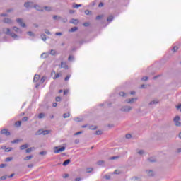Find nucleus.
I'll return each mask as SVG.
<instances>
[{"label":"nucleus","instance_id":"58","mask_svg":"<svg viewBox=\"0 0 181 181\" xmlns=\"http://www.w3.org/2000/svg\"><path fill=\"white\" fill-rule=\"evenodd\" d=\"M52 132V130H46V135H49Z\"/></svg>","mask_w":181,"mask_h":181},{"label":"nucleus","instance_id":"19","mask_svg":"<svg viewBox=\"0 0 181 181\" xmlns=\"http://www.w3.org/2000/svg\"><path fill=\"white\" fill-rule=\"evenodd\" d=\"M40 78V76L35 75L34 78H33V82L37 83V81H39Z\"/></svg>","mask_w":181,"mask_h":181},{"label":"nucleus","instance_id":"29","mask_svg":"<svg viewBox=\"0 0 181 181\" xmlns=\"http://www.w3.org/2000/svg\"><path fill=\"white\" fill-rule=\"evenodd\" d=\"M112 19H114V16H110L107 18V22H112Z\"/></svg>","mask_w":181,"mask_h":181},{"label":"nucleus","instance_id":"30","mask_svg":"<svg viewBox=\"0 0 181 181\" xmlns=\"http://www.w3.org/2000/svg\"><path fill=\"white\" fill-rule=\"evenodd\" d=\"M21 124H22V122H21V121H17V122L15 123V125H16V127H21Z\"/></svg>","mask_w":181,"mask_h":181},{"label":"nucleus","instance_id":"24","mask_svg":"<svg viewBox=\"0 0 181 181\" xmlns=\"http://www.w3.org/2000/svg\"><path fill=\"white\" fill-rule=\"evenodd\" d=\"M71 23H74V25H77V23H78V20L77 19H72L71 21H70Z\"/></svg>","mask_w":181,"mask_h":181},{"label":"nucleus","instance_id":"28","mask_svg":"<svg viewBox=\"0 0 181 181\" xmlns=\"http://www.w3.org/2000/svg\"><path fill=\"white\" fill-rule=\"evenodd\" d=\"M119 95H120V97H127V93L124 92H119Z\"/></svg>","mask_w":181,"mask_h":181},{"label":"nucleus","instance_id":"16","mask_svg":"<svg viewBox=\"0 0 181 181\" xmlns=\"http://www.w3.org/2000/svg\"><path fill=\"white\" fill-rule=\"evenodd\" d=\"M33 5V2H30V1L25 2L24 4L25 8H30V6H32Z\"/></svg>","mask_w":181,"mask_h":181},{"label":"nucleus","instance_id":"59","mask_svg":"<svg viewBox=\"0 0 181 181\" xmlns=\"http://www.w3.org/2000/svg\"><path fill=\"white\" fill-rule=\"evenodd\" d=\"M126 138H127V139H131V134H127V135H126Z\"/></svg>","mask_w":181,"mask_h":181},{"label":"nucleus","instance_id":"34","mask_svg":"<svg viewBox=\"0 0 181 181\" xmlns=\"http://www.w3.org/2000/svg\"><path fill=\"white\" fill-rule=\"evenodd\" d=\"M149 162H156V158H148Z\"/></svg>","mask_w":181,"mask_h":181},{"label":"nucleus","instance_id":"21","mask_svg":"<svg viewBox=\"0 0 181 181\" xmlns=\"http://www.w3.org/2000/svg\"><path fill=\"white\" fill-rule=\"evenodd\" d=\"M132 181H141L139 177H133L131 178Z\"/></svg>","mask_w":181,"mask_h":181},{"label":"nucleus","instance_id":"46","mask_svg":"<svg viewBox=\"0 0 181 181\" xmlns=\"http://www.w3.org/2000/svg\"><path fill=\"white\" fill-rule=\"evenodd\" d=\"M11 151H12V148H6L5 150V152H11Z\"/></svg>","mask_w":181,"mask_h":181},{"label":"nucleus","instance_id":"31","mask_svg":"<svg viewBox=\"0 0 181 181\" xmlns=\"http://www.w3.org/2000/svg\"><path fill=\"white\" fill-rule=\"evenodd\" d=\"M53 19H54V21H59V19H62V18L59 16H54Z\"/></svg>","mask_w":181,"mask_h":181},{"label":"nucleus","instance_id":"47","mask_svg":"<svg viewBox=\"0 0 181 181\" xmlns=\"http://www.w3.org/2000/svg\"><path fill=\"white\" fill-rule=\"evenodd\" d=\"M103 16H103V15L98 16L96 17V19L98 21V20H100V19L103 18Z\"/></svg>","mask_w":181,"mask_h":181},{"label":"nucleus","instance_id":"56","mask_svg":"<svg viewBox=\"0 0 181 181\" xmlns=\"http://www.w3.org/2000/svg\"><path fill=\"white\" fill-rule=\"evenodd\" d=\"M63 177H64V179H66V178L69 177V174H64L63 175Z\"/></svg>","mask_w":181,"mask_h":181},{"label":"nucleus","instance_id":"38","mask_svg":"<svg viewBox=\"0 0 181 181\" xmlns=\"http://www.w3.org/2000/svg\"><path fill=\"white\" fill-rule=\"evenodd\" d=\"M29 119V117H24L22 119V121H23L24 122H26V121H28Z\"/></svg>","mask_w":181,"mask_h":181},{"label":"nucleus","instance_id":"63","mask_svg":"<svg viewBox=\"0 0 181 181\" xmlns=\"http://www.w3.org/2000/svg\"><path fill=\"white\" fill-rule=\"evenodd\" d=\"M75 181H81V177H77L75 179Z\"/></svg>","mask_w":181,"mask_h":181},{"label":"nucleus","instance_id":"43","mask_svg":"<svg viewBox=\"0 0 181 181\" xmlns=\"http://www.w3.org/2000/svg\"><path fill=\"white\" fill-rule=\"evenodd\" d=\"M27 34H28L29 36H35V34H33V33H32V31L28 32Z\"/></svg>","mask_w":181,"mask_h":181},{"label":"nucleus","instance_id":"53","mask_svg":"<svg viewBox=\"0 0 181 181\" xmlns=\"http://www.w3.org/2000/svg\"><path fill=\"white\" fill-rule=\"evenodd\" d=\"M18 142H19V140L18 139H16V140L12 141V144H18Z\"/></svg>","mask_w":181,"mask_h":181},{"label":"nucleus","instance_id":"32","mask_svg":"<svg viewBox=\"0 0 181 181\" xmlns=\"http://www.w3.org/2000/svg\"><path fill=\"white\" fill-rule=\"evenodd\" d=\"M177 49H178V48H177V47H174L173 49H172V52H173V53H176V52H177Z\"/></svg>","mask_w":181,"mask_h":181},{"label":"nucleus","instance_id":"41","mask_svg":"<svg viewBox=\"0 0 181 181\" xmlns=\"http://www.w3.org/2000/svg\"><path fill=\"white\" fill-rule=\"evenodd\" d=\"M90 172H93V168H87L86 173H90Z\"/></svg>","mask_w":181,"mask_h":181},{"label":"nucleus","instance_id":"49","mask_svg":"<svg viewBox=\"0 0 181 181\" xmlns=\"http://www.w3.org/2000/svg\"><path fill=\"white\" fill-rule=\"evenodd\" d=\"M8 177L6 176V175H4V176H2V177H1V180H6V178H7Z\"/></svg>","mask_w":181,"mask_h":181},{"label":"nucleus","instance_id":"60","mask_svg":"<svg viewBox=\"0 0 181 181\" xmlns=\"http://www.w3.org/2000/svg\"><path fill=\"white\" fill-rule=\"evenodd\" d=\"M56 36H62V33H55Z\"/></svg>","mask_w":181,"mask_h":181},{"label":"nucleus","instance_id":"52","mask_svg":"<svg viewBox=\"0 0 181 181\" xmlns=\"http://www.w3.org/2000/svg\"><path fill=\"white\" fill-rule=\"evenodd\" d=\"M69 93V89H66L64 91V95H66Z\"/></svg>","mask_w":181,"mask_h":181},{"label":"nucleus","instance_id":"48","mask_svg":"<svg viewBox=\"0 0 181 181\" xmlns=\"http://www.w3.org/2000/svg\"><path fill=\"white\" fill-rule=\"evenodd\" d=\"M25 152H26L27 153H29L32 152V148H27L26 151H25Z\"/></svg>","mask_w":181,"mask_h":181},{"label":"nucleus","instance_id":"55","mask_svg":"<svg viewBox=\"0 0 181 181\" xmlns=\"http://www.w3.org/2000/svg\"><path fill=\"white\" fill-rule=\"evenodd\" d=\"M143 81H146V80H148V77L147 76H144L142 78Z\"/></svg>","mask_w":181,"mask_h":181},{"label":"nucleus","instance_id":"20","mask_svg":"<svg viewBox=\"0 0 181 181\" xmlns=\"http://www.w3.org/2000/svg\"><path fill=\"white\" fill-rule=\"evenodd\" d=\"M81 4H73L72 5V8H74V9H78V8H81Z\"/></svg>","mask_w":181,"mask_h":181},{"label":"nucleus","instance_id":"1","mask_svg":"<svg viewBox=\"0 0 181 181\" xmlns=\"http://www.w3.org/2000/svg\"><path fill=\"white\" fill-rule=\"evenodd\" d=\"M2 32L5 35H8V36H11L13 39L18 40V35L13 33L12 30H11V29L5 28H3Z\"/></svg>","mask_w":181,"mask_h":181},{"label":"nucleus","instance_id":"9","mask_svg":"<svg viewBox=\"0 0 181 181\" xmlns=\"http://www.w3.org/2000/svg\"><path fill=\"white\" fill-rule=\"evenodd\" d=\"M45 81H46V77L42 76V78L40 81V83H37L35 85V88H37V87H39V86H40V84H43V83H45Z\"/></svg>","mask_w":181,"mask_h":181},{"label":"nucleus","instance_id":"61","mask_svg":"<svg viewBox=\"0 0 181 181\" xmlns=\"http://www.w3.org/2000/svg\"><path fill=\"white\" fill-rule=\"evenodd\" d=\"M75 144H80V139H76V140H75Z\"/></svg>","mask_w":181,"mask_h":181},{"label":"nucleus","instance_id":"57","mask_svg":"<svg viewBox=\"0 0 181 181\" xmlns=\"http://www.w3.org/2000/svg\"><path fill=\"white\" fill-rule=\"evenodd\" d=\"M70 79V75L66 76V77L65 78V81H67V80Z\"/></svg>","mask_w":181,"mask_h":181},{"label":"nucleus","instance_id":"35","mask_svg":"<svg viewBox=\"0 0 181 181\" xmlns=\"http://www.w3.org/2000/svg\"><path fill=\"white\" fill-rule=\"evenodd\" d=\"M63 117L64 118H69V117H70V113H64Z\"/></svg>","mask_w":181,"mask_h":181},{"label":"nucleus","instance_id":"44","mask_svg":"<svg viewBox=\"0 0 181 181\" xmlns=\"http://www.w3.org/2000/svg\"><path fill=\"white\" fill-rule=\"evenodd\" d=\"M41 37H42V40H43L44 42H46V35H41Z\"/></svg>","mask_w":181,"mask_h":181},{"label":"nucleus","instance_id":"23","mask_svg":"<svg viewBox=\"0 0 181 181\" xmlns=\"http://www.w3.org/2000/svg\"><path fill=\"white\" fill-rule=\"evenodd\" d=\"M74 121H75L76 122H81V121H83V119L80 117H75L74 119Z\"/></svg>","mask_w":181,"mask_h":181},{"label":"nucleus","instance_id":"26","mask_svg":"<svg viewBox=\"0 0 181 181\" xmlns=\"http://www.w3.org/2000/svg\"><path fill=\"white\" fill-rule=\"evenodd\" d=\"M49 54H51L52 56H56L57 53H56V50L54 49H52L49 52Z\"/></svg>","mask_w":181,"mask_h":181},{"label":"nucleus","instance_id":"25","mask_svg":"<svg viewBox=\"0 0 181 181\" xmlns=\"http://www.w3.org/2000/svg\"><path fill=\"white\" fill-rule=\"evenodd\" d=\"M69 163H70V160L68 159L66 160H65L64 163H63V166H67V165H69Z\"/></svg>","mask_w":181,"mask_h":181},{"label":"nucleus","instance_id":"15","mask_svg":"<svg viewBox=\"0 0 181 181\" xmlns=\"http://www.w3.org/2000/svg\"><path fill=\"white\" fill-rule=\"evenodd\" d=\"M146 175L147 176H153V175L155 174L153 173V171H152V170H146Z\"/></svg>","mask_w":181,"mask_h":181},{"label":"nucleus","instance_id":"13","mask_svg":"<svg viewBox=\"0 0 181 181\" xmlns=\"http://www.w3.org/2000/svg\"><path fill=\"white\" fill-rule=\"evenodd\" d=\"M13 30L18 34L22 33V30L16 26L13 27Z\"/></svg>","mask_w":181,"mask_h":181},{"label":"nucleus","instance_id":"6","mask_svg":"<svg viewBox=\"0 0 181 181\" xmlns=\"http://www.w3.org/2000/svg\"><path fill=\"white\" fill-rule=\"evenodd\" d=\"M16 22L20 25V26H21V28H26V24L23 23V20H22V18H17Z\"/></svg>","mask_w":181,"mask_h":181},{"label":"nucleus","instance_id":"36","mask_svg":"<svg viewBox=\"0 0 181 181\" xmlns=\"http://www.w3.org/2000/svg\"><path fill=\"white\" fill-rule=\"evenodd\" d=\"M77 27H74L71 30H69V32H76L77 30Z\"/></svg>","mask_w":181,"mask_h":181},{"label":"nucleus","instance_id":"42","mask_svg":"<svg viewBox=\"0 0 181 181\" xmlns=\"http://www.w3.org/2000/svg\"><path fill=\"white\" fill-rule=\"evenodd\" d=\"M55 100H56L57 103H59V102L62 101V98L57 96Z\"/></svg>","mask_w":181,"mask_h":181},{"label":"nucleus","instance_id":"45","mask_svg":"<svg viewBox=\"0 0 181 181\" xmlns=\"http://www.w3.org/2000/svg\"><path fill=\"white\" fill-rule=\"evenodd\" d=\"M40 57H41V58L43 57V59H46V52H43V53L41 54Z\"/></svg>","mask_w":181,"mask_h":181},{"label":"nucleus","instance_id":"12","mask_svg":"<svg viewBox=\"0 0 181 181\" xmlns=\"http://www.w3.org/2000/svg\"><path fill=\"white\" fill-rule=\"evenodd\" d=\"M53 76L54 80H56V78H59V77H62V74L59 73V74H56V72H52V76Z\"/></svg>","mask_w":181,"mask_h":181},{"label":"nucleus","instance_id":"40","mask_svg":"<svg viewBox=\"0 0 181 181\" xmlns=\"http://www.w3.org/2000/svg\"><path fill=\"white\" fill-rule=\"evenodd\" d=\"M101 134H103V132H101L100 130H98L95 132L96 135H101Z\"/></svg>","mask_w":181,"mask_h":181},{"label":"nucleus","instance_id":"14","mask_svg":"<svg viewBox=\"0 0 181 181\" xmlns=\"http://www.w3.org/2000/svg\"><path fill=\"white\" fill-rule=\"evenodd\" d=\"M1 134L6 135V136H9V135H11V132H8V130L5 129L1 131Z\"/></svg>","mask_w":181,"mask_h":181},{"label":"nucleus","instance_id":"8","mask_svg":"<svg viewBox=\"0 0 181 181\" xmlns=\"http://www.w3.org/2000/svg\"><path fill=\"white\" fill-rule=\"evenodd\" d=\"M42 134L46 135V130H43V129H40L35 133V136L42 135Z\"/></svg>","mask_w":181,"mask_h":181},{"label":"nucleus","instance_id":"3","mask_svg":"<svg viewBox=\"0 0 181 181\" xmlns=\"http://www.w3.org/2000/svg\"><path fill=\"white\" fill-rule=\"evenodd\" d=\"M120 111L122 112H130V111H132V107L130 105H124L120 108Z\"/></svg>","mask_w":181,"mask_h":181},{"label":"nucleus","instance_id":"39","mask_svg":"<svg viewBox=\"0 0 181 181\" xmlns=\"http://www.w3.org/2000/svg\"><path fill=\"white\" fill-rule=\"evenodd\" d=\"M114 173H115V175H121V171L116 170H115Z\"/></svg>","mask_w":181,"mask_h":181},{"label":"nucleus","instance_id":"18","mask_svg":"<svg viewBox=\"0 0 181 181\" xmlns=\"http://www.w3.org/2000/svg\"><path fill=\"white\" fill-rule=\"evenodd\" d=\"M61 67L62 69H65L66 70H67V69H69V66H67V64L66 62H62Z\"/></svg>","mask_w":181,"mask_h":181},{"label":"nucleus","instance_id":"50","mask_svg":"<svg viewBox=\"0 0 181 181\" xmlns=\"http://www.w3.org/2000/svg\"><path fill=\"white\" fill-rule=\"evenodd\" d=\"M97 127H94V126H90L89 127V129H92V130H94V129H96Z\"/></svg>","mask_w":181,"mask_h":181},{"label":"nucleus","instance_id":"10","mask_svg":"<svg viewBox=\"0 0 181 181\" xmlns=\"http://www.w3.org/2000/svg\"><path fill=\"white\" fill-rule=\"evenodd\" d=\"M3 22L4 23H8V25H12V23H13V21H12V20L11 18H4Z\"/></svg>","mask_w":181,"mask_h":181},{"label":"nucleus","instance_id":"51","mask_svg":"<svg viewBox=\"0 0 181 181\" xmlns=\"http://www.w3.org/2000/svg\"><path fill=\"white\" fill-rule=\"evenodd\" d=\"M6 166V164H1L0 165V168L2 169Z\"/></svg>","mask_w":181,"mask_h":181},{"label":"nucleus","instance_id":"7","mask_svg":"<svg viewBox=\"0 0 181 181\" xmlns=\"http://www.w3.org/2000/svg\"><path fill=\"white\" fill-rule=\"evenodd\" d=\"M35 9H36V11H38L39 12H43V11H45V9H46V7H40V6L38 5H35L34 6Z\"/></svg>","mask_w":181,"mask_h":181},{"label":"nucleus","instance_id":"62","mask_svg":"<svg viewBox=\"0 0 181 181\" xmlns=\"http://www.w3.org/2000/svg\"><path fill=\"white\" fill-rule=\"evenodd\" d=\"M85 13L86 15H90V11H88V10L85 11Z\"/></svg>","mask_w":181,"mask_h":181},{"label":"nucleus","instance_id":"54","mask_svg":"<svg viewBox=\"0 0 181 181\" xmlns=\"http://www.w3.org/2000/svg\"><path fill=\"white\" fill-rule=\"evenodd\" d=\"M74 57L73 56H69L68 59L69 60V62H71V60H73Z\"/></svg>","mask_w":181,"mask_h":181},{"label":"nucleus","instance_id":"37","mask_svg":"<svg viewBox=\"0 0 181 181\" xmlns=\"http://www.w3.org/2000/svg\"><path fill=\"white\" fill-rule=\"evenodd\" d=\"M13 159L12 157H8L6 158V162H11Z\"/></svg>","mask_w":181,"mask_h":181},{"label":"nucleus","instance_id":"64","mask_svg":"<svg viewBox=\"0 0 181 181\" xmlns=\"http://www.w3.org/2000/svg\"><path fill=\"white\" fill-rule=\"evenodd\" d=\"M1 16H8V13H1Z\"/></svg>","mask_w":181,"mask_h":181},{"label":"nucleus","instance_id":"17","mask_svg":"<svg viewBox=\"0 0 181 181\" xmlns=\"http://www.w3.org/2000/svg\"><path fill=\"white\" fill-rule=\"evenodd\" d=\"M136 152L138 155H144V153H145V151L139 148L136 149Z\"/></svg>","mask_w":181,"mask_h":181},{"label":"nucleus","instance_id":"2","mask_svg":"<svg viewBox=\"0 0 181 181\" xmlns=\"http://www.w3.org/2000/svg\"><path fill=\"white\" fill-rule=\"evenodd\" d=\"M66 151V147L65 146H56L54 148V153H60L62 152H64Z\"/></svg>","mask_w":181,"mask_h":181},{"label":"nucleus","instance_id":"4","mask_svg":"<svg viewBox=\"0 0 181 181\" xmlns=\"http://www.w3.org/2000/svg\"><path fill=\"white\" fill-rule=\"evenodd\" d=\"M173 122L175 127H181L180 117L175 116L173 119Z\"/></svg>","mask_w":181,"mask_h":181},{"label":"nucleus","instance_id":"5","mask_svg":"<svg viewBox=\"0 0 181 181\" xmlns=\"http://www.w3.org/2000/svg\"><path fill=\"white\" fill-rule=\"evenodd\" d=\"M138 101V98H128L124 100V103L126 104H134V103H136Z\"/></svg>","mask_w":181,"mask_h":181},{"label":"nucleus","instance_id":"22","mask_svg":"<svg viewBox=\"0 0 181 181\" xmlns=\"http://www.w3.org/2000/svg\"><path fill=\"white\" fill-rule=\"evenodd\" d=\"M28 144H23V145L21 146L20 149L21 151H23V150L26 149L28 148Z\"/></svg>","mask_w":181,"mask_h":181},{"label":"nucleus","instance_id":"33","mask_svg":"<svg viewBox=\"0 0 181 181\" xmlns=\"http://www.w3.org/2000/svg\"><path fill=\"white\" fill-rule=\"evenodd\" d=\"M44 117H45V113H40L38 115V118H40V119L43 118Z\"/></svg>","mask_w":181,"mask_h":181},{"label":"nucleus","instance_id":"11","mask_svg":"<svg viewBox=\"0 0 181 181\" xmlns=\"http://www.w3.org/2000/svg\"><path fill=\"white\" fill-rule=\"evenodd\" d=\"M148 104L149 105H157V104H159V100L153 99Z\"/></svg>","mask_w":181,"mask_h":181},{"label":"nucleus","instance_id":"27","mask_svg":"<svg viewBox=\"0 0 181 181\" xmlns=\"http://www.w3.org/2000/svg\"><path fill=\"white\" fill-rule=\"evenodd\" d=\"M33 158V156H26L25 158H24V160H30V159H32Z\"/></svg>","mask_w":181,"mask_h":181}]
</instances>
